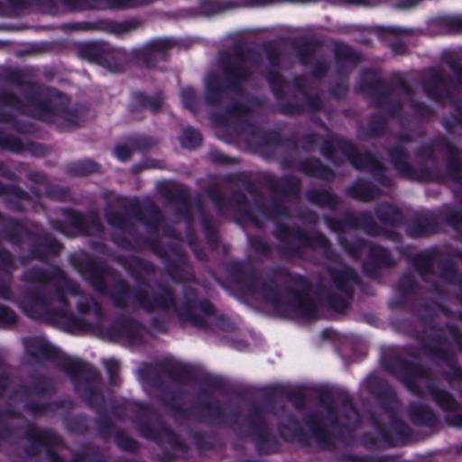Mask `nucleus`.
<instances>
[{"instance_id":"f257e3e1","label":"nucleus","mask_w":462,"mask_h":462,"mask_svg":"<svg viewBox=\"0 0 462 462\" xmlns=\"http://www.w3.org/2000/svg\"><path fill=\"white\" fill-rule=\"evenodd\" d=\"M180 142L182 146L191 149L199 143L200 135L193 129H187L183 132Z\"/></svg>"},{"instance_id":"20e7f679","label":"nucleus","mask_w":462,"mask_h":462,"mask_svg":"<svg viewBox=\"0 0 462 462\" xmlns=\"http://www.w3.org/2000/svg\"><path fill=\"white\" fill-rule=\"evenodd\" d=\"M38 116L43 120H47V116L44 114H40Z\"/></svg>"},{"instance_id":"f03ea898","label":"nucleus","mask_w":462,"mask_h":462,"mask_svg":"<svg viewBox=\"0 0 462 462\" xmlns=\"http://www.w3.org/2000/svg\"><path fill=\"white\" fill-rule=\"evenodd\" d=\"M116 155L119 160L125 161L129 158L130 151L125 146H118L116 150Z\"/></svg>"},{"instance_id":"7ed1b4c3","label":"nucleus","mask_w":462,"mask_h":462,"mask_svg":"<svg viewBox=\"0 0 462 462\" xmlns=\"http://www.w3.org/2000/svg\"><path fill=\"white\" fill-rule=\"evenodd\" d=\"M130 5H131L130 3L122 2V3L117 4L116 5L119 6V7H124V6H128Z\"/></svg>"}]
</instances>
